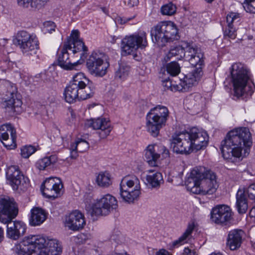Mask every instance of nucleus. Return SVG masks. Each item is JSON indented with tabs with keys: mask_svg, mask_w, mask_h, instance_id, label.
I'll use <instances>...</instances> for the list:
<instances>
[{
	"mask_svg": "<svg viewBox=\"0 0 255 255\" xmlns=\"http://www.w3.org/2000/svg\"><path fill=\"white\" fill-rule=\"evenodd\" d=\"M18 255H60L62 246L56 239L40 235H29L14 247Z\"/></svg>",
	"mask_w": 255,
	"mask_h": 255,
	"instance_id": "nucleus-1",
	"label": "nucleus"
},
{
	"mask_svg": "<svg viewBox=\"0 0 255 255\" xmlns=\"http://www.w3.org/2000/svg\"><path fill=\"white\" fill-rule=\"evenodd\" d=\"M208 141L209 136L206 131L194 128L188 131L174 134L171 145L174 152L187 154L194 150L197 151L204 148Z\"/></svg>",
	"mask_w": 255,
	"mask_h": 255,
	"instance_id": "nucleus-2",
	"label": "nucleus"
},
{
	"mask_svg": "<svg viewBox=\"0 0 255 255\" xmlns=\"http://www.w3.org/2000/svg\"><path fill=\"white\" fill-rule=\"evenodd\" d=\"M185 184L188 191L196 194H213L218 187L215 173L203 166L191 170Z\"/></svg>",
	"mask_w": 255,
	"mask_h": 255,
	"instance_id": "nucleus-3",
	"label": "nucleus"
},
{
	"mask_svg": "<svg viewBox=\"0 0 255 255\" xmlns=\"http://www.w3.org/2000/svg\"><path fill=\"white\" fill-rule=\"evenodd\" d=\"M252 144L251 134L248 128H242L230 131L221 143V151L225 159L240 158L245 146Z\"/></svg>",
	"mask_w": 255,
	"mask_h": 255,
	"instance_id": "nucleus-4",
	"label": "nucleus"
},
{
	"mask_svg": "<svg viewBox=\"0 0 255 255\" xmlns=\"http://www.w3.org/2000/svg\"><path fill=\"white\" fill-rule=\"evenodd\" d=\"M18 213V209L13 200L9 198H0V222L7 224V237L16 240L26 232V225L20 221H12Z\"/></svg>",
	"mask_w": 255,
	"mask_h": 255,
	"instance_id": "nucleus-5",
	"label": "nucleus"
},
{
	"mask_svg": "<svg viewBox=\"0 0 255 255\" xmlns=\"http://www.w3.org/2000/svg\"><path fill=\"white\" fill-rule=\"evenodd\" d=\"M89 81V78L82 72L74 74L65 89L64 96L65 101L72 103L76 100H85L92 97L94 91L88 86Z\"/></svg>",
	"mask_w": 255,
	"mask_h": 255,
	"instance_id": "nucleus-6",
	"label": "nucleus"
},
{
	"mask_svg": "<svg viewBox=\"0 0 255 255\" xmlns=\"http://www.w3.org/2000/svg\"><path fill=\"white\" fill-rule=\"evenodd\" d=\"M231 81L235 95L240 97L248 93L251 87V74L244 64L236 63L230 68Z\"/></svg>",
	"mask_w": 255,
	"mask_h": 255,
	"instance_id": "nucleus-7",
	"label": "nucleus"
},
{
	"mask_svg": "<svg viewBox=\"0 0 255 255\" xmlns=\"http://www.w3.org/2000/svg\"><path fill=\"white\" fill-rule=\"evenodd\" d=\"M169 116V110L165 106L157 105L151 109L146 118L147 131L152 136H157L160 130L165 126Z\"/></svg>",
	"mask_w": 255,
	"mask_h": 255,
	"instance_id": "nucleus-8",
	"label": "nucleus"
},
{
	"mask_svg": "<svg viewBox=\"0 0 255 255\" xmlns=\"http://www.w3.org/2000/svg\"><path fill=\"white\" fill-rule=\"evenodd\" d=\"M141 194L139 179L135 175L124 177L120 184V195L122 200L128 204L137 201Z\"/></svg>",
	"mask_w": 255,
	"mask_h": 255,
	"instance_id": "nucleus-9",
	"label": "nucleus"
},
{
	"mask_svg": "<svg viewBox=\"0 0 255 255\" xmlns=\"http://www.w3.org/2000/svg\"><path fill=\"white\" fill-rule=\"evenodd\" d=\"M151 35L153 42L160 47L179 38L177 27L171 21H163L158 23L152 30Z\"/></svg>",
	"mask_w": 255,
	"mask_h": 255,
	"instance_id": "nucleus-10",
	"label": "nucleus"
},
{
	"mask_svg": "<svg viewBox=\"0 0 255 255\" xmlns=\"http://www.w3.org/2000/svg\"><path fill=\"white\" fill-rule=\"evenodd\" d=\"M122 51L123 55H130L137 50L144 49L148 46L147 33L139 31L129 36H126L122 41Z\"/></svg>",
	"mask_w": 255,
	"mask_h": 255,
	"instance_id": "nucleus-11",
	"label": "nucleus"
},
{
	"mask_svg": "<svg viewBox=\"0 0 255 255\" xmlns=\"http://www.w3.org/2000/svg\"><path fill=\"white\" fill-rule=\"evenodd\" d=\"M16 41L24 55L38 57L36 54L39 49V42L36 35L21 31L17 34Z\"/></svg>",
	"mask_w": 255,
	"mask_h": 255,
	"instance_id": "nucleus-12",
	"label": "nucleus"
},
{
	"mask_svg": "<svg viewBox=\"0 0 255 255\" xmlns=\"http://www.w3.org/2000/svg\"><path fill=\"white\" fill-rule=\"evenodd\" d=\"M86 66L91 75L101 78L106 75L110 64L104 60V56L102 54L94 52L87 59Z\"/></svg>",
	"mask_w": 255,
	"mask_h": 255,
	"instance_id": "nucleus-13",
	"label": "nucleus"
},
{
	"mask_svg": "<svg viewBox=\"0 0 255 255\" xmlns=\"http://www.w3.org/2000/svg\"><path fill=\"white\" fill-rule=\"evenodd\" d=\"M118 207L116 198L110 194H106L97 199L92 204L91 210L92 215L106 216Z\"/></svg>",
	"mask_w": 255,
	"mask_h": 255,
	"instance_id": "nucleus-14",
	"label": "nucleus"
},
{
	"mask_svg": "<svg viewBox=\"0 0 255 255\" xmlns=\"http://www.w3.org/2000/svg\"><path fill=\"white\" fill-rule=\"evenodd\" d=\"M6 178L14 190L24 191L29 186L28 179L23 175L16 165H11L7 168Z\"/></svg>",
	"mask_w": 255,
	"mask_h": 255,
	"instance_id": "nucleus-15",
	"label": "nucleus"
},
{
	"mask_svg": "<svg viewBox=\"0 0 255 255\" xmlns=\"http://www.w3.org/2000/svg\"><path fill=\"white\" fill-rule=\"evenodd\" d=\"M69 43L71 48H72L73 57L79 58L78 61H84L87 56L88 49L84 43L79 39V32L78 30H74L70 35V38L68 39L64 44Z\"/></svg>",
	"mask_w": 255,
	"mask_h": 255,
	"instance_id": "nucleus-16",
	"label": "nucleus"
},
{
	"mask_svg": "<svg viewBox=\"0 0 255 255\" xmlns=\"http://www.w3.org/2000/svg\"><path fill=\"white\" fill-rule=\"evenodd\" d=\"M233 212L231 208L225 205H219L211 211L212 221L218 225H226L233 219Z\"/></svg>",
	"mask_w": 255,
	"mask_h": 255,
	"instance_id": "nucleus-17",
	"label": "nucleus"
},
{
	"mask_svg": "<svg viewBox=\"0 0 255 255\" xmlns=\"http://www.w3.org/2000/svg\"><path fill=\"white\" fill-rule=\"evenodd\" d=\"M64 225L65 228L72 231H79L86 225V220L83 213L75 210L65 217Z\"/></svg>",
	"mask_w": 255,
	"mask_h": 255,
	"instance_id": "nucleus-18",
	"label": "nucleus"
},
{
	"mask_svg": "<svg viewBox=\"0 0 255 255\" xmlns=\"http://www.w3.org/2000/svg\"><path fill=\"white\" fill-rule=\"evenodd\" d=\"M63 185L57 177H49L45 180L41 187L43 194L48 198H57L60 194Z\"/></svg>",
	"mask_w": 255,
	"mask_h": 255,
	"instance_id": "nucleus-19",
	"label": "nucleus"
},
{
	"mask_svg": "<svg viewBox=\"0 0 255 255\" xmlns=\"http://www.w3.org/2000/svg\"><path fill=\"white\" fill-rule=\"evenodd\" d=\"M16 134L14 128L10 124H4L0 126V140L8 149L16 147Z\"/></svg>",
	"mask_w": 255,
	"mask_h": 255,
	"instance_id": "nucleus-20",
	"label": "nucleus"
},
{
	"mask_svg": "<svg viewBox=\"0 0 255 255\" xmlns=\"http://www.w3.org/2000/svg\"><path fill=\"white\" fill-rule=\"evenodd\" d=\"M186 52L185 58L194 67L202 69L204 65V54L201 49L197 46L190 44H186Z\"/></svg>",
	"mask_w": 255,
	"mask_h": 255,
	"instance_id": "nucleus-21",
	"label": "nucleus"
},
{
	"mask_svg": "<svg viewBox=\"0 0 255 255\" xmlns=\"http://www.w3.org/2000/svg\"><path fill=\"white\" fill-rule=\"evenodd\" d=\"M155 145H149L145 150L144 157L145 160L151 166H157V160L160 157L162 158H167L169 157V152L168 150L164 146L160 147V153L156 152Z\"/></svg>",
	"mask_w": 255,
	"mask_h": 255,
	"instance_id": "nucleus-22",
	"label": "nucleus"
},
{
	"mask_svg": "<svg viewBox=\"0 0 255 255\" xmlns=\"http://www.w3.org/2000/svg\"><path fill=\"white\" fill-rule=\"evenodd\" d=\"M88 125L94 129L99 130V135L103 139L107 137L112 130L110 121L103 117L91 119L88 121Z\"/></svg>",
	"mask_w": 255,
	"mask_h": 255,
	"instance_id": "nucleus-23",
	"label": "nucleus"
},
{
	"mask_svg": "<svg viewBox=\"0 0 255 255\" xmlns=\"http://www.w3.org/2000/svg\"><path fill=\"white\" fill-rule=\"evenodd\" d=\"M72 48L70 47L69 43L68 44H64L60 54L58 58V62L59 65L64 69H72L74 67L78 64H82L84 61H80V63L78 62L79 58L76 57L78 59L76 62H72V60L70 59L69 55L72 53Z\"/></svg>",
	"mask_w": 255,
	"mask_h": 255,
	"instance_id": "nucleus-24",
	"label": "nucleus"
},
{
	"mask_svg": "<svg viewBox=\"0 0 255 255\" xmlns=\"http://www.w3.org/2000/svg\"><path fill=\"white\" fill-rule=\"evenodd\" d=\"M244 232L241 229H234L228 233L226 245L231 250H238L241 246L244 237Z\"/></svg>",
	"mask_w": 255,
	"mask_h": 255,
	"instance_id": "nucleus-25",
	"label": "nucleus"
},
{
	"mask_svg": "<svg viewBox=\"0 0 255 255\" xmlns=\"http://www.w3.org/2000/svg\"><path fill=\"white\" fill-rule=\"evenodd\" d=\"M144 184L150 188L157 189L163 183L162 174L157 171L149 169L143 177Z\"/></svg>",
	"mask_w": 255,
	"mask_h": 255,
	"instance_id": "nucleus-26",
	"label": "nucleus"
},
{
	"mask_svg": "<svg viewBox=\"0 0 255 255\" xmlns=\"http://www.w3.org/2000/svg\"><path fill=\"white\" fill-rule=\"evenodd\" d=\"M48 215L45 210L38 207H33L30 212L29 225L33 227L40 226L46 220Z\"/></svg>",
	"mask_w": 255,
	"mask_h": 255,
	"instance_id": "nucleus-27",
	"label": "nucleus"
},
{
	"mask_svg": "<svg viewBox=\"0 0 255 255\" xmlns=\"http://www.w3.org/2000/svg\"><path fill=\"white\" fill-rule=\"evenodd\" d=\"M195 227V224L194 221L189 222L187 229L183 234L177 240L173 241L171 244L169 245V249L173 250L174 248H178L186 243L188 240L191 237Z\"/></svg>",
	"mask_w": 255,
	"mask_h": 255,
	"instance_id": "nucleus-28",
	"label": "nucleus"
},
{
	"mask_svg": "<svg viewBox=\"0 0 255 255\" xmlns=\"http://www.w3.org/2000/svg\"><path fill=\"white\" fill-rule=\"evenodd\" d=\"M245 193V188L241 187L236 194V207L240 214L245 213L248 209V203Z\"/></svg>",
	"mask_w": 255,
	"mask_h": 255,
	"instance_id": "nucleus-29",
	"label": "nucleus"
},
{
	"mask_svg": "<svg viewBox=\"0 0 255 255\" xmlns=\"http://www.w3.org/2000/svg\"><path fill=\"white\" fill-rule=\"evenodd\" d=\"M202 75L203 71L201 68H196L185 76L183 83L186 84L189 89L198 83Z\"/></svg>",
	"mask_w": 255,
	"mask_h": 255,
	"instance_id": "nucleus-30",
	"label": "nucleus"
},
{
	"mask_svg": "<svg viewBox=\"0 0 255 255\" xmlns=\"http://www.w3.org/2000/svg\"><path fill=\"white\" fill-rule=\"evenodd\" d=\"M95 181L100 187H108L112 184L111 176L107 171H101L96 174Z\"/></svg>",
	"mask_w": 255,
	"mask_h": 255,
	"instance_id": "nucleus-31",
	"label": "nucleus"
},
{
	"mask_svg": "<svg viewBox=\"0 0 255 255\" xmlns=\"http://www.w3.org/2000/svg\"><path fill=\"white\" fill-rule=\"evenodd\" d=\"M10 98L6 99L2 103V106L6 109H9L12 111H15L16 108L20 107L22 105L21 101L16 97L14 91L10 93Z\"/></svg>",
	"mask_w": 255,
	"mask_h": 255,
	"instance_id": "nucleus-32",
	"label": "nucleus"
},
{
	"mask_svg": "<svg viewBox=\"0 0 255 255\" xmlns=\"http://www.w3.org/2000/svg\"><path fill=\"white\" fill-rule=\"evenodd\" d=\"M188 44L185 43L181 46H176L170 50L167 54L165 58L167 60H170L172 57H176L177 59L180 60L186 56L185 45Z\"/></svg>",
	"mask_w": 255,
	"mask_h": 255,
	"instance_id": "nucleus-33",
	"label": "nucleus"
},
{
	"mask_svg": "<svg viewBox=\"0 0 255 255\" xmlns=\"http://www.w3.org/2000/svg\"><path fill=\"white\" fill-rule=\"evenodd\" d=\"M163 85L167 89H169L172 92H186L189 90V88L186 84L183 83V81H181L178 84H175L172 83L169 80H166L164 82Z\"/></svg>",
	"mask_w": 255,
	"mask_h": 255,
	"instance_id": "nucleus-34",
	"label": "nucleus"
},
{
	"mask_svg": "<svg viewBox=\"0 0 255 255\" xmlns=\"http://www.w3.org/2000/svg\"><path fill=\"white\" fill-rule=\"evenodd\" d=\"M56 161V157L54 155H52L38 160L36 163V166L39 170H44L47 167L54 163Z\"/></svg>",
	"mask_w": 255,
	"mask_h": 255,
	"instance_id": "nucleus-35",
	"label": "nucleus"
},
{
	"mask_svg": "<svg viewBox=\"0 0 255 255\" xmlns=\"http://www.w3.org/2000/svg\"><path fill=\"white\" fill-rule=\"evenodd\" d=\"M89 148L88 142L85 140L78 138L74 142L71 143V149L78 150L79 152H84Z\"/></svg>",
	"mask_w": 255,
	"mask_h": 255,
	"instance_id": "nucleus-36",
	"label": "nucleus"
},
{
	"mask_svg": "<svg viewBox=\"0 0 255 255\" xmlns=\"http://www.w3.org/2000/svg\"><path fill=\"white\" fill-rule=\"evenodd\" d=\"M48 0H17L19 5L25 7H37L46 2Z\"/></svg>",
	"mask_w": 255,
	"mask_h": 255,
	"instance_id": "nucleus-37",
	"label": "nucleus"
},
{
	"mask_svg": "<svg viewBox=\"0 0 255 255\" xmlns=\"http://www.w3.org/2000/svg\"><path fill=\"white\" fill-rule=\"evenodd\" d=\"M166 68L167 72L172 76L178 75L181 70L179 64L175 61L167 64Z\"/></svg>",
	"mask_w": 255,
	"mask_h": 255,
	"instance_id": "nucleus-38",
	"label": "nucleus"
},
{
	"mask_svg": "<svg viewBox=\"0 0 255 255\" xmlns=\"http://www.w3.org/2000/svg\"><path fill=\"white\" fill-rule=\"evenodd\" d=\"M241 14L238 12H230L226 16L227 24L235 25L240 22Z\"/></svg>",
	"mask_w": 255,
	"mask_h": 255,
	"instance_id": "nucleus-39",
	"label": "nucleus"
},
{
	"mask_svg": "<svg viewBox=\"0 0 255 255\" xmlns=\"http://www.w3.org/2000/svg\"><path fill=\"white\" fill-rule=\"evenodd\" d=\"M129 67L126 64L120 65L118 70L116 73V76L121 80H125L128 76L129 73Z\"/></svg>",
	"mask_w": 255,
	"mask_h": 255,
	"instance_id": "nucleus-40",
	"label": "nucleus"
},
{
	"mask_svg": "<svg viewBox=\"0 0 255 255\" xmlns=\"http://www.w3.org/2000/svg\"><path fill=\"white\" fill-rule=\"evenodd\" d=\"M176 6L172 2L164 4L161 7V12L163 15H172L176 11Z\"/></svg>",
	"mask_w": 255,
	"mask_h": 255,
	"instance_id": "nucleus-41",
	"label": "nucleus"
},
{
	"mask_svg": "<svg viewBox=\"0 0 255 255\" xmlns=\"http://www.w3.org/2000/svg\"><path fill=\"white\" fill-rule=\"evenodd\" d=\"M223 31L224 37L231 39H235L237 37V29L235 25L226 24Z\"/></svg>",
	"mask_w": 255,
	"mask_h": 255,
	"instance_id": "nucleus-42",
	"label": "nucleus"
},
{
	"mask_svg": "<svg viewBox=\"0 0 255 255\" xmlns=\"http://www.w3.org/2000/svg\"><path fill=\"white\" fill-rule=\"evenodd\" d=\"M36 151V148L32 145H26L21 149V155L23 158H28Z\"/></svg>",
	"mask_w": 255,
	"mask_h": 255,
	"instance_id": "nucleus-43",
	"label": "nucleus"
},
{
	"mask_svg": "<svg viewBox=\"0 0 255 255\" xmlns=\"http://www.w3.org/2000/svg\"><path fill=\"white\" fill-rule=\"evenodd\" d=\"M243 6L247 12L255 13V0H246Z\"/></svg>",
	"mask_w": 255,
	"mask_h": 255,
	"instance_id": "nucleus-44",
	"label": "nucleus"
},
{
	"mask_svg": "<svg viewBox=\"0 0 255 255\" xmlns=\"http://www.w3.org/2000/svg\"><path fill=\"white\" fill-rule=\"evenodd\" d=\"M55 25L53 22L46 21L44 23L43 31L45 33H51L55 31Z\"/></svg>",
	"mask_w": 255,
	"mask_h": 255,
	"instance_id": "nucleus-45",
	"label": "nucleus"
},
{
	"mask_svg": "<svg viewBox=\"0 0 255 255\" xmlns=\"http://www.w3.org/2000/svg\"><path fill=\"white\" fill-rule=\"evenodd\" d=\"M246 193L248 194L249 198L255 202V183H253L246 188Z\"/></svg>",
	"mask_w": 255,
	"mask_h": 255,
	"instance_id": "nucleus-46",
	"label": "nucleus"
},
{
	"mask_svg": "<svg viewBox=\"0 0 255 255\" xmlns=\"http://www.w3.org/2000/svg\"><path fill=\"white\" fill-rule=\"evenodd\" d=\"M135 17V15H134L133 16L130 17H118L117 18H116V21L120 24H123L130 21Z\"/></svg>",
	"mask_w": 255,
	"mask_h": 255,
	"instance_id": "nucleus-47",
	"label": "nucleus"
},
{
	"mask_svg": "<svg viewBox=\"0 0 255 255\" xmlns=\"http://www.w3.org/2000/svg\"><path fill=\"white\" fill-rule=\"evenodd\" d=\"M194 98V100L196 102V105H197L198 106H200L201 107H202L204 105L205 99L204 98L202 97L200 94H195Z\"/></svg>",
	"mask_w": 255,
	"mask_h": 255,
	"instance_id": "nucleus-48",
	"label": "nucleus"
},
{
	"mask_svg": "<svg viewBox=\"0 0 255 255\" xmlns=\"http://www.w3.org/2000/svg\"><path fill=\"white\" fill-rule=\"evenodd\" d=\"M125 4L129 7H132L137 5L138 4V0H126Z\"/></svg>",
	"mask_w": 255,
	"mask_h": 255,
	"instance_id": "nucleus-49",
	"label": "nucleus"
},
{
	"mask_svg": "<svg viewBox=\"0 0 255 255\" xmlns=\"http://www.w3.org/2000/svg\"><path fill=\"white\" fill-rule=\"evenodd\" d=\"M69 149L70 150V157L72 159H76L78 156V150H72L71 149V144H70Z\"/></svg>",
	"mask_w": 255,
	"mask_h": 255,
	"instance_id": "nucleus-50",
	"label": "nucleus"
},
{
	"mask_svg": "<svg viewBox=\"0 0 255 255\" xmlns=\"http://www.w3.org/2000/svg\"><path fill=\"white\" fill-rule=\"evenodd\" d=\"M183 254L184 255H196L195 252H192L191 250L188 248L184 249Z\"/></svg>",
	"mask_w": 255,
	"mask_h": 255,
	"instance_id": "nucleus-51",
	"label": "nucleus"
},
{
	"mask_svg": "<svg viewBox=\"0 0 255 255\" xmlns=\"http://www.w3.org/2000/svg\"><path fill=\"white\" fill-rule=\"evenodd\" d=\"M157 255H169V254L168 251L162 249L157 253Z\"/></svg>",
	"mask_w": 255,
	"mask_h": 255,
	"instance_id": "nucleus-52",
	"label": "nucleus"
},
{
	"mask_svg": "<svg viewBox=\"0 0 255 255\" xmlns=\"http://www.w3.org/2000/svg\"><path fill=\"white\" fill-rule=\"evenodd\" d=\"M4 239V231L3 229L0 227V243L3 241Z\"/></svg>",
	"mask_w": 255,
	"mask_h": 255,
	"instance_id": "nucleus-53",
	"label": "nucleus"
},
{
	"mask_svg": "<svg viewBox=\"0 0 255 255\" xmlns=\"http://www.w3.org/2000/svg\"><path fill=\"white\" fill-rule=\"evenodd\" d=\"M250 216L251 217H255V206L253 207L250 212Z\"/></svg>",
	"mask_w": 255,
	"mask_h": 255,
	"instance_id": "nucleus-54",
	"label": "nucleus"
},
{
	"mask_svg": "<svg viewBox=\"0 0 255 255\" xmlns=\"http://www.w3.org/2000/svg\"><path fill=\"white\" fill-rule=\"evenodd\" d=\"M111 255H128L127 253L123 252L122 253H118L117 252H113Z\"/></svg>",
	"mask_w": 255,
	"mask_h": 255,
	"instance_id": "nucleus-55",
	"label": "nucleus"
},
{
	"mask_svg": "<svg viewBox=\"0 0 255 255\" xmlns=\"http://www.w3.org/2000/svg\"><path fill=\"white\" fill-rule=\"evenodd\" d=\"M101 9L102 10V11L105 13H107V10L105 8H104V7H102L101 8Z\"/></svg>",
	"mask_w": 255,
	"mask_h": 255,
	"instance_id": "nucleus-56",
	"label": "nucleus"
},
{
	"mask_svg": "<svg viewBox=\"0 0 255 255\" xmlns=\"http://www.w3.org/2000/svg\"><path fill=\"white\" fill-rule=\"evenodd\" d=\"M111 239L113 240H115V241H117V239H116L114 237V235H113L112 237H111Z\"/></svg>",
	"mask_w": 255,
	"mask_h": 255,
	"instance_id": "nucleus-57",
	"label": "nucleus"
}]
</instances>
